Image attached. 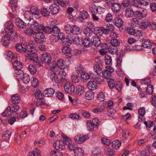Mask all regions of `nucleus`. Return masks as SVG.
<instances>
[{
	"label": "nucleus",
	"mask_w": 156,
	"mask_h": 156,
	"mask_svg": "<svg viewBox=\"0 0 156 156\" xmlns=\"http://www.w3.org/2000/svg\"><path fill=\"white\" fill-rule=\"evenodd\" d=\"M42 58L41 60L39 62H36V66L37 68H39L42 65L43 62L45 63L48 64L50 68H55L56 66H53L52 64H54V62H53L50 63L51 62V55L48 53L44 52L43 53L42 55Z\"/></svg>",
	"instance_id": "obj_1"
},
{
	"label": "nucleus",
	"mask_w": 156,
	"mask_h": 156,
	"mask_svg": "<svg viewBox=\"0 0 156 156\" xmlns=\"http://www.w3.org/2000/svg\"><path fill=\"white\" fill-rule=\"evenodd\" d=\"M65 30L67 33H72L76 35L80 34L82 31L81 30L79 27L75 25L71 26L70 25L67 24L65 26Z\"/></svg>",
	"instance_id": "obj_2"
},
{
	"label": "nucleus",
	"mask_w": 156,
	"mask_h": 156,
	"mask_svg": "<svg viewBox=\"0 0 156 156\" xmlns=\"http://www.w3.org/2000/svg\"><path fill=\"white\" fill-rule=\"evenodd\" d=\"M90 19L89 14L85 11L81 12L80 13V16L77 18V21L81 23L86 22L89 21Z\"/></svg>",
	"instance_id": "obj_3"
},
{
	"label": "nucleus",
	"mask_w": 156,
	"mask_h": 156,
	"mask_svg": "<svg viewBox=\"0 0 156 156\" xmlns=\"http://www.w3.org/2000/svg\"><path fill=\"white\" fill-rule=\"evenodd\" d=\"M45 31V33L47 34H50L53 33L58 34L60 32V30L57 26L51 25L50 26H46Z\"/></svg>",
	"instance_id": "obj_4"
},
{
	"label": "nucleus",
	"mask_w": 156,
	"mask_h": 156,
	"mask_svg": "<svg viewBox=\"0 0 156 156\" xmlns=\"http://www.w3.org/2000/svg\"><path fill=\"white\" fill-rule=\"evenodd\" d=\"M36 41L39 43H42L44 41L45 36L42 31L35 32L34 33Z\"/></svg>",
	"instance_id": "obj_5"
},
{
	"label": "nucleus",
	"mask_w": 156,
	"mask_h": 156,
	"mask_svg": "<svg viewBox=\"0 0 156 156\" xmlns=\"http://www.w3.org/2000/svg\"><path fill=\"white\" fill-rule=\"evenodd\" d=\"M66 83L65 84L64 88L65 91L68 93H71L73 92L75 89L74 86L71 84V83L68 82H66Z\"/></svg>",
	"instance_id": "obj_6"
},
{
	"label": "nucleus",
	"mask_w": 156,
	"mask_h": 156,
	"mask_svg": "<svg viewBox=\"0 0 156 156\" xmlns=\"http://www.w3.org/2000/svg\"><path fill=\"white\" fill-rule=\"evenodd\" d=\"M90 38V42L91 45H93L95 47H97L101 44V41L99 37L97 36L93 35Z\"/></svg>",
	"instance_id": "obj_7"
},
{
	"label": "nucleus",
	"mask_w": 156,
	"mask_h": 156,
	"mask_svg": "<svg viewBox=\"0 0 156 156\" xmlns=\"http://www.w3.org/2000/svg\"><path fill=\"white\" fill-rule=\"evenodd\" d=\"M54 146L56 149L62 150L65 148L64 142L62 141L57 140L53 144Z\"/></svg>",
	"instance_id": "obj_8"
},
{
	"label": "nucleus",
	"mask_w": 156,
	"mask_h": 156,
	"mask_svg": "<svg viewBox=\"0 0 156 156\" xmlns=\"http://www.w3.org/2000/svg\"><path fill=\"white\" fill-rule=\"evenodd\" d=\"M30 13L32 14L35 18L37 19L40 18L39 10L37 7L34 6H32L30 8Z\"/></svg>",
	"instance_id": "obj_9"
},
{
	"label": "nucleus",
	"mask_w": 156,
	"mask_h": 156,
	"mask_svg": "<svg viewBox=\"0 0 156 156\" xmlns=\"http://www.w3.org/2000/svg\"><path fill=\"white\" fill-rule=\"evenodd\" d=\"M87 138L88 136L86 135H79L76 136L74 140L76 142L81 144L84 142Z\"/></svg>",
	"instance_id": "obj_10"
},
{
	"label": "nucleus",
	"mask_w": 156,
	"mask_h": 156,
	"mask_svg": "<svg viewBox=\"0 0 156 156\" xmlns=\"http://www.w3.org/2000/svg\"><path fill=\"white\" fill-rule=\"evenodd\" d=\"M49 9L51 14H55L58 12L60 8L59 6L56 4H52L49 7Z\"/></svg>",
	"instance_id": "obj_11"
},
{
	"label": "nucleus",
	"mask_w": 156,
	"mask_h": 156,
	"mask_svg": "<svg viewBox=\"0 0 156 156\" xmlns=\"http://www.w3.org/2000/svg\"><path fill=\"white\" fill-rule=\"evenodd\" d=\"M15 22L16 25L19 28L22 29L26 28L27 27L26 23L21 19L18 18H16Z\"/></svg>",
	"instance_id": "obj_12"
},
{
	"label": "nucleus",
	"mask_w": 156,
	"mask_h": 156,
	"mask_svg": "<svg viewBox=\"0 0 156 156\" xmlns=\"http://www.w3.org/2000/svg\"><path fill=\"white\" fill-rule=\"evenodd\" d=\"M64 69H60L58 72L59 74L61 77V81L62 82L65 83L68 81L69 80L66 77L67 74L63 70Z\"/></svg>",
	"instance_id": "obj_13"
},
{
	"label": "nucleus",
	"mask_w": 156,
	"mask_h": 156,
	"mask_svg": "<svg viewBox=\"0 0 156 156\" xmlns=\"http://www.w3.org/2000/svg\"><path fill=\"white\" fill-rule=\"evenodd\" d=\"M25 48L26 51H27L32 54H35L37 51L36 47L33 45H27L25 46Z\"/></svg>",
	"instance_id": "obj_14"
},
{
	"label": "nucleus",
	"mask_w": 156,
	"mask_h": 156,
	"mask_svg": "<svg viewBox=\"0 0 156 156\" xmlns=\"http://www.w3.org/2000/svg\"><path fill=\"white\" fill-rule=\"evenodd\" d=\"M88 88L91 90H95L98 87V85L95 81L94 80H90L87 83Z\"/></svg>",
	"instance_id": "obj_15"
},
{
	"label": "nucleus",
	"mask_w": 156,
	"mask_h": 156,
	"mask_svg": "<svg viewBox=\"0 0 156 156\" xmlns=\"http://www.w3.org/2000/svg\"><path fill=\"white\" fill-rule=\"evenodd\" d=\"M138 112L139 115V120L140 122H142L144 120V116L146 112L145 108L142 107L140 108L138 110Z\"/></svg>",
	"instance_id": "obj_16"
},
{
	"label": "nucleus",
	"mask_w": 156,
	"mask_h": 156,
	"mask_svg": "<svg viewBox=\"0 0 156 156\" xmlns=\"http://www.w3.org/2000/svg\"><path fill=\"white\" fill-rule=\"evenodd\" d=\"M114 26L110 23H108L106 27H104V34L106 35L108 34L110 32H112L114 30Z\"/></svg>",
	"instance_id": "obj_17"
},
{
	"label": "nucleus",
	"mask_w": 156,
	"mask_h": 156,
	"mask_svg": "<svg viewBox=\"0 0 156 156\" xmlns=\"http://www.w3.org/2000/svg\"><path fill=\"white\" fill-rule=\"evenodd\" d=\"M94 32V35L98 36L99 37L101 36L103 34H104V30L102 27L100 28L97 27L96 28Z\"/></svg>",
	"instance_id": "obj_18"
},
{
	"label": "nucleus",
	"mask_w": 156,
	"mask_h": 156,
	"mask_svg": "<svg viewBox=\"0 0 156 156\" xmlns=\"http://www.w3.org/2000/svg\"><path fill=\"white\" fill-rule=\"evenodd\" d=\"M114 71V69H104L102 72V75L105 78H109L111 76V74Z\"/></svg>",
	"instance_id": "obj_19"
},
{
	"label": "nucleus",
	"mask_w": 156,
	"mask_h": 156,
	"mask_svg": "<svg viewBox=\"0 0 156 156\" xmlns=\"http://www.w3.org/2000/svg\"><path fill=\"white\" fill-rule=\"evenodd\" d=\"M6 35L13 41H15L17 40L18 36L15 31H11L8 32Z\"/></svg>",
	"instance_id": "obj_20"
},
{
	"label": "nucleus",
	"mask_w": 156,
	"mask_h": 156,
	"mask_svg": "<svg viewBox=\"0 0 156 156\" xmlns=\"http://www.w3.org/2000/svg\"><path fill=\"white\" fill-rule=\"evenodd\" d=\"M85 90V88L83 86L78 85L76 88V93L77 94L79 95H82Z\"/></svg>",
	"instance_id": "obj_21"
},
{
	"label": "nucleus",
	"mask_w": 156,
	"mask_h": 156,
	"mask_svg": "<svg viewBox=\"0 0 156 156\" xmlns=\"http://www.w3.org/2000/svg\"><path fill=\"white\" fill-rule=\"evenodd\" d=\"M55 92V90L52 88H49L46 89L44 92V94L45 97H51Z\"/></svg>",
	"instance_id": "obj_22"
},
{
	"label": "nucleus",
	"mask_w": 156,
	"mask_h": 156,
	"mask_svg": "<svg viewBox=\"0 0 156 156\" xmlns=\"http://www.w3.org/2000/svg\"><path fill=\"white\" fill-rule=\"evenodd\" d=\"M82 44L83 46L86 48L90 47L92 46L91 43L90 42V37L85 38L83 39Z\"/></svg>",
	"instance_id": "obj_23"
},
{
	"label": "nucleus",
	"mask_w": 156,
	"mask_h": 156,
	"mask_svg": "<svg viewBox=\"0 0 156 156\" xmlns=\"http://www.w3.org/2000/svg\"><path fill=\"white\" fill-rule=\"evenodd\" d=\"M114 24L118 27H121L122 25L123 21L122 19L119 17H115L113 21Z\"/></svg>",
	"instance_id": "obj_24"
},
{
	"label": "nucleus",
	"mask_w": 156,
	"mask_h": 156,
	"mask_svg": "<svg viewBox=\"0 0 156 156\" xmlns=\"http://www.w3.org/2000/svg\"><path fill=\"white\" fill-rule=\"evenodd\" d=\"M150 22L147 19H144L141 23V27L142 29H146L148 27H150Z\"/></svg>",
	"instance_id": "obj_25"
},
{
	"label": "nucleus",
	"mask_w": 156,
	"mask_h": 156,
	"mask_svg": "<svg viewBox=\"0 0 156 156\" xmlns=\"http://www.w3.org/2000/svg\"><path fill=\"white\" fill-rule=\"evenodd\" d=\"M55 64H52L53 66H56L55 68L58 67L59 68H62V67L64 68L65 67V62L63 60L60 59L57 62V63H55V62H54Z\"/></svg>",
	"instance_id": "obj_26"
},
{
	"label": "nucleus",
	"mask_w": 156,
	"mask_h": 156,
	"mask_svg": "<svg viewBox=\"0 0 156 156\" xmlns=\"http://www.w3.org/2000/svg\"><path fill=\"white\" fill-rule=\"evenodd\" d=\"M83 32L87 37H90L94 35V30L87 27L84 29Z\"/></svg>",
	"instance_id": "obj_27"
},
{
	"label": "nucleus",
	"mask_w": 156,
	"mask_h": 156,
	"mask_svg": "<svg viewBox=\"0 0 156 156\" xmlns=\"http://www.w3.org/2000/svg\"><path fill=\"white\" fill-rule=\"evenodd\" d=\"M10 40L9 37L6 35H5L2 38L1 42L4 46H8L9 44Z\"/></svg>",
	"instance_id": "obj_28"
},
{
	"label": "nucleus",
	"mask_w": 156,
	"mask_h": 156,
	"mask_svg": "<svg viewBox=\"0 0 156 156\" xmlns=\"http://www.w3.org/2000/svg\"><path fill=\"white\" fill-rule=\"evenodd\" d=\"M11 100L13 104H17L20 101V95L17 94H15L12 96Z\"/></svg>",
	"instance_id": "obj_29"
},
{
	"label": "nucleus",
	"mask_w": 156,
	"mask_h": 156,
	"mask_svg": "<svg viewBox=\"0 0 156 156\" xmlns=\"http://www.w3.org/2000/svg\"><path fill=\"white\" fill-rule=\"evenodd\" d=\"M111 6L112 10L115 12L119 11L121 8V5L116 3H114Z\"/></svg>",
	"instance_id": "obj_30"
},
{
	"label": "nucleus",
	"mask_w": 156,
	"mask_h": 156,
	"mask_svg": "<svg viewBox=\"0 0 156 156\" xmlns=\"http://www.w3.org/2000/svg\"><path fill=\"white\" fill-rule=\"evenodd\" d=\"M86 98L88 100H91L93 99L94 97V93L91 91L89 90L85 93Z\"/></svg>",
	"instance_id": "obj_31"
},
{
	"label": "nucleus",
	"mask_w": 156,
	"mask_h": 156,
	"mask_svg": "<svg viewBox=\"0 0 156 156\" xmlns=\"http://www.w3.org/2000/svg\"><path fill=\"white\" fill-rule=\"evenodd\" d=\"M142 46L145 48H151V42L149 40L144 39L142 41Z\"/></svg>",
	"instance_id": "obj_32"
},
{
	"label": "nucleus",
	"mask_w": 156,
	"mask_h": 156,
	"mask_svg": "<svg viewBox=\"0 0 156 156\" xmlns=\"http://www.w3.org/2000/svg\"><path fill=\"white\" fill-rule=\"evenodd\" d=\"M81 80L83 82H86L90 78V76L86 72H82L81 73Z\"/></svg>",
	"instance_id": "obj_33"
},
{
	"label": "nucleus",
	"mask_w": 156,
	"mask_h": 156,
	"mask_svg": "<svg viewBox=\"0 0 156 156\" xmlns=\"http://www.w3.org/2000/svg\"><path fill=\"white\" fill-rule=\"evenodd\" d=\"M15 48L16 50L20 53H24L26 52L25 47L24 48L20 44H16L15 45Z\"/></svg>",
	"instance_id": "obj_34"
},
{
	"label": "nucleus",
	"mask_w": 156,
	"mask_h": 156,
	"mask_svg": "<svg viewBox=\"0 0 156 156\" xmlns=\"http://www.w3.org/2000/svg\"><path fill=\"white\" fill-rule=\"evenodd\" d=\"M12 112H16L20 109L19 105L17 104H13L10 106H9Z\"/></svg>",
	"instance_id": "obj_35"
},
{
	"label": "nucleus",
	"mask_w": 156,
	"mask_h": 156,
	"mask_svg": "<svg viewBox=\"0 0 156 156\" xmlns=\"http://www.w3.org/2000/svg\"><path fill=\"white\" fill-rule=\"evenodd\" d=\"M69 117L70 118L77 120L81 119L82 118V116L80 113H70L69 115Z\"/></svg>",
	"instance_id": "obj_36"
},
{
	"label": "nucleus",
	"mask_w": 156,
	"mask_h": 156,
	"mask_svg": "<svg viewBox=\"0 0 156 156\" xmlns=\"http://www.w3.org/2000/svg\"><path fill=\"white\" fill-rule=\"evenodd\" d=\"M134 12L133 9L131 8H128L126 9V16L128 17H132L134 15Z\"/></svg>",
	"instance_id": "obj_37"
},
{
	"label": "nucleus",
	"mask_w": 156,
	"mask_h": 156,
	"mask_svg": "<svg viewBox=\"0 0 156 156\" xmlns=\"http://www.w3.org/2000/svg\"><path fill=\"white\" fill-rule=\"evenodd\" d=\"M134 15L135 18H136L138 19H140L146 16L145 14H144L141 12L139 11H136L134 12Z\"/></svg>",
	"instance_id": "obj_38"
},
{
	"label": "nucleus",
	"mask_w": 156,
	"mask_h": 156,
	"mask_svg": "<svg viewBox=\"0 0 156 156\" xmlns=\"http://www.w3.org/2000/svg\"><path fill=\"white\" fill-rule=\"evenodd\" d=\"M89 9L92 14L98 13V8L94 4H91L89 6Z\"/></svg>",
	"instance_id": "obj_39"
},
{
	"label": "nucleus",
	"mask_w": 156,
	"mask_h": 156,
	"mask_svg": "<svg viewBox=\"0 0 156 156\" xmlns=\"http://www.w3.org/2000/svg\"><path fill=\"white\" fill-rule=\"evenodd\" d=\"M28 25L29 26H30V27L35 29V27L37 26V23L33 19L30 18Z\"/></svg>",
	"instance_id": "obj_40"
},
{
	"label": "nucleus",
	"mask_w": 156,
	"mask_h": 156,
	"mask_svg": "<svg viewBox=\"0 0 156 156\" xmlns=\"http://www.w3.org/2000/svg\"><path fill=\"white\" fill-rule=\"evenodd\" d=\"M40 151L37 149L35 148L32 152H30L29 153L28 156H41Z\"/></svg>",
	"instance_id": "obj_41"
},
{
	"label": "nucleus",
	"mask_w": 156,
	"mask_h": 156,
	"mask_svg": "<svg viewBox=\"0 0 156 156\" xmlns=\"http://www.w3.org/2000/svg\"><path fill=\"white\" fill-rule=\"evenodd\" d=\"M23 63L21 62L16 60L12 63L13 68H22Z\"/></svg>",
	"instance_id": "obj_42"
},
{
	"label": "nucleus",
	"mask_w": 156,
	"mask_h": 156,
	"mask_svg": "<svg viewBox=\"0 0 156 156\" xmlns=\"http://www.w3.org/2000/svg\"><path fill=\"white\" fill-rule=\"evenodd\" d=\"M17 0H10L12 10L13 12L16 11L17 8Z\"/></svg>",
	"instance_id": "obj_43"
},
{
	"label": "nucleus",
	"mask_w": 156,
	"mask_h": 156,
	"mask_svg": "<svg viewBox=\"0 0 156 156\" xmlns=\"http://www.w3.org/2000/svg\"><path fill=\"white\" fill-rule=\"evenodd\" d=\"M75 156H83L84 151L80 147H78L74 151Z\"/></svg>",
	"instance_id": "obj_44"
},
{
	"label": "nucleus",
	"mask_w": 156,
	"mask_h": 156,
	"mask_svg": "<svg viewBox=\"0 0 156 156\" xmlns=\"http://www.w3.org/2000/svg\"><path fill=\"white\" fill-rule=\"evenodd\" d=\"M87 129L90 131H92L94 130V125L90 120H88L87 122Z\"/></svg>",
	"instance_id": "obj_45"
},
{
	"label": "nucleus",
	"mask_w": 156,
	"mask_h": 156,
	"mask_svg": "<svg viewBox=\"0 0 156 156\" xmlns=\"http://www.w3.org/2000/svg\"><path fill=\"white\" fill-rule=\"evenodd\" d=\"M5 27L7 30H11L13 29L14 25L12 22L10 21H9L5 24Z\"/></svg>",
	"instance_id": "obj_46"
},
{
	"label": "nucleus",
	"mask_w": 156,
	"mask_h": 156,
	"mask_svg": "<svg viewBox=\"0 0 156 156\" xmlns=\"http://www.w3.org/2000/svg\"><path fill=\"white\" fill-rule=\"evenodd\" d=\"M46 27H45L42 24H40L37 23V26L34 29L37 31V32H39V31H42L45 33Z\"/></svg>",
	"instance_id": "obj_47"
},
{
	"label": "nucleus",
	"mask_w": 156,
	"mask_h": 156,
	"mask_svg": "<svg viewBox=\"0 0 156 156\" xmlns=\"http://www.w3.org/2000/svg\"><path fill=\"white\" fill-rule=\"evenodd\" d=\"M85 25L87 27H86L93 30H94L97 27H95V24L92 21H87L86 22Z\"/></svg>",
	"instance_id": "obj_48"
},
{
	"label": "nucleus",
	"mask_w": 156,
	"mask_h": 156,
	"mask_svg": "<svg viewBox=\"0 0 156 156\" xmlns=\"http://www.w3.org/2000/svg\"><path fill=\"white\" fill-rule=\"evenodd\" d=\"M50 11L47 8H43L41 9V13L44 17H48L50 15Z\"/></svg>",
	"instance_id": "obj_49"
},
{
	"label": "nucleus",
	"mask_w": 156,
	"mask_h": 156,
	"mask_svg": "<svg viewBox=\"0 0 156 156\" xmlns=\"http://www.w3.org/2000/svg\"><path fill=\"white\" fill-rule=\"evenodd\" d=\"M117 47L112 45L109 46L108 48V51L110 53L114 54L116 53L117 51Z\"/></svg>",
	"instance_id": "obj_50"
},
{
	"label": "nucleus",
	"mask_w": 156,
	"mask_h": 156,
	"mask_svg": "<svg viewBox=\"0 0 156 156\" xmlns=\"http://www.w3.org/2000/svg\"><path fill=\"white\" fill-rule=\"evenodd\" d=\"M31 82L32 86L34 87H37L38 86L39 82L38 80L34 77L32 78Z\"/></svg>",
	"instance_id": "obj_51"
},
{
	"label": "nucleus",
	"mask_w": 156,
	"mask_h": 156,
	"mask_svg": "<svg viewBox=\"0 0 156 156\" xmlns=\"http://www.w3.org/2000/svg\"><path fill=\"white\" fill-rule=\"evenodd\" d=\"M83 38L79 37H74L73 39V43L77 45L82 44Z\"/></svg>",
	"instance_id": "obj_52"
},
{
	"label": "nucleus",
	"mask_w": 156,
	"mask_h": 156,
	"mask_svg": "<svg viewBox=\"0 0 156 156\" xmlns=\"http://www.w3.org/2000/svg\"><path fill=\"white\" fill-rule=\"evenodd\" d=\"M21 79L25 84L29 83L30 80V77L27 74H23V76L21 78Z\"/></svg>",
	"instance_id": "obj_53"
},
{
	"label": "nucleus",
	"mask_w": 156,
	"mask_h": 156,
	"mask_svg": "<svg viewBox=\"0 0 156 156\" xmlns=\"http://www.w3.org/2000/svg\"><path fill=\"white\" fill-rule=\"evenodd\" d=\"M104 108V107L103 106H99L96 108L92 109V111L94 113L98 114V113L102 111L103 110Z\"/></svg>",
	"instance_id": "obj_54"
},
{
	"label": "nucleus",
	"mask_w": 156,
	"mask_h": 156,
	"mask_svg": "<svg viewBox=\"0 0 156 156\" xmlns=\"http://www.w3.org/2000/svg\"><path fill=\"white\" fill-rule=\"evenodd\" d=\"M68 37L67 38H65L64 42H65V44H66L69 45V44H71L72 42H73V39L74 38V37L73 36L71 37V35L68 36Z\"/></svg>",
	"instance_id": "obj_55"
},
{
	"label": "nucleus",
	"mask_w": 156,
	"mask_h": 156,
	"mask_svg": "<svg viewBox=\"0 0 156 156\" xmlns=\"http://www.w3.org/2000/svg\"><path fill=\"white\" fill-rule=\"evenodd\" d=\"M121 145L120 142L117 140H115L112 143V146L115 149L118 148Z\"/></svg>",
	"instance_id": "obj_56"
},
{
	"label": "nucleus",
	"mask_w": 156,
	"mask_h": 156,
	"mask_svg": "<svg viewBox=\"0 0 156 156\" xmlns=\"http://www.w3.org/2000/svg\"><path fill=\"white\" fill-rule=\"evenodd\" d=\"M11 133L9 131H5L3 134L2 138L5 140H8L10 137Z\"/></svg>",
	"instance_id": "obj_57"
},
{
	"label": "nucleus",
	"mask_w": 156,
	"mask_h": 156,
	"mask_svg": "<svg viewBox=\"0 0 156 156\" xmlns=\"http://www.w3.org/2000/svg\"><path fill=\"white\" fill-rule=\"evenodd\" d=\"M5 54L7 56V58H10L11 59H16V57L15 55L13 54V53L10 51H6Z\"/></svg>",
	"instance_id": "obj_58"
},
{
	"label": "nucleus",
	"mask_w": 156,
	"mask_h": 156,
	"mask_svg": "<svg viewBox=\"0 0 156 156\" xmlns=\"http://www.w3.org/2000/svg\"><path fill=\"white\" fill-rule=\"evenodd\" d=\"M34 29L30 27L28 28L25 30V33L28 36H31L34 33Z\"/></svg>",
	"instance_id": "obj_59"
},
{
	"label": "nucleus",
	"mask_w": 156,
	"mask_h": 156,
	"mask_svg": "<svg viewBox=\"0 0 156 156\" xmlns=\"http://www.w3.org/2000/svg\"><path fill=\"white\" fill-rule=\"evenodd\" d=\"M72 81L74 83H77L79 82V75L78 74H74L72 75L71 77Z\"/></svg>",
	"instance_id": "obj_60"
},
{
	"label": "nucleus",
	"mask_w": 156,
	"mask_h": 156,
	"mask_svg": "<svg viewBox=\"0 0 156 156\" xmlns=\"http://www.w3.org/2000/svg\"><path fill=\"white\" fill-rule=\"evenodd\" d=\"M105 64L106 65H110L111 64L112 59L111 57L108 55H105Z\"/></svg>",
	"instance_id": "obj_61"
},
{
	"label": "nucleus",
	"mask_w": 156,
	"mask_h": 156,
	"mask_svg": "<svg viewBox=\"0 0 156 156\" xmlns=\"http://www.w3.org/2000/svg\"><path fill=\"white\" fill-rule=\"evenodd\" d=\"M70 48L68 46H64L62 49V52L65 54L70 53Z\"/></svg>",
	"instance_id": "obj_62"
},
{
	"label": "nucleus",
	"mask_w": 156,
	"mask_h": 156,
	"mask_svg": "<svg viewBox=\"0 0 156 156\" xmlns=\"http://www.w3.org/2000/svg\"><path fill=\"white\" fill-rule=\"evenodd\" d=\"M143 34V32L141 31L136 30V31L135 30L133 35L137 39H139L142 36Z\"/></svg>",
	"instance_id": "obj_63"
},
{
	"label": "nucleus",
	"mask_w": 156,
	"mask_h": 156,
	"mask_svg": "<svg viewBox=\"0 0 156 156\" xmlns=\"http://www.w3.org/2000/svg\"><path fill=\"white\" fill-rule=\"evenodd\" d=\"M50 156H63V154L60 152L54 151L51 152Z\"/></svg>",
	"instance_id": "obj_64"
}]
</instances>
